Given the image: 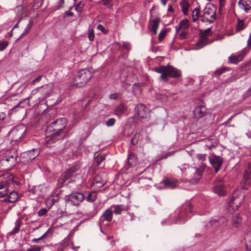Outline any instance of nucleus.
Listing matches in <instances>:
<instances>
[{
    "label": "nucleus",
    "instance_id": "39448f33",
    "mask_svg": "<svg viewBox=\"0 0 251 251\" xmlns=\"http://www.w3.org/2000/svg\"><path fill=\"white\" fill-rule=\"evenodd\" d=\"M52 91L53 85L52 84H45L32 90L31 97L38 99V102H40L49 97Z\"/></svg>",
    "mask_w": 251,
    "mask_h": 251
},
{
    "label": "nucleus",
    "instance_id": "680f3d73",
    "mask_svg": "<svg viewBox=\"0 0 251 251\" xmlns=\"http://www.w3.org/2000/svg\"><path fill=\"white\" fill-rule=\"evenodd\" d=\"M128 215L130 217L129 221L132 222L134 220V215L133 213H128Z\"/></svg>",
    "mask_w": 251,
    "mask_h": 251
},
{
    "label": "nucleus",
    "instance_id": "bb28decb",
    "mask_svg": "<svg viewBox=\"0 0 251 251\" xmlns=\"http://www.w3.org/2000/svg\"><path fill=\"white\" fill-rule=\"evenodd\" d=\"M112 207L114 208V212L116 215L121 214L123 211H126L128 210L127 207H123L121 205H113L112 206Z\"/></svg>",
    "mask_w": 251,
    "mask_h": 251
},
{
    "label": "nucleus",
    "instance_id": "c756f323",
    "mask_svg": "<svg viewBox=\"0 0 251 251\" xmlns=\"http://www.w3.org/2000/svg\"><path fill=\"white\" fill-rule=\"evenodd\" d=\"M137 161V157L133 153H130L129 154L127 159V163L129 166H131L135 165Z\"/></svg>",
    "mask_w": 251,
    "mask_h": 251
},
{
    "label": "nucleus",
    "instance_id": "6e6552de",
    "mask_svg": "<svg viewBox=\"0 0 251 251\" xmlns=\"http://www.w3.org/2000/svg\"><path fill=\"white\" fill-rule=\"evenodd\" d=\"M25 128L24 126H19L12 129L10 131L12 140L17 141L21 139L25 135Z\"/></svg>",
    "mask_w": 251,
    "mask_h": 251
},
{
    "label": "nucleus",
    "instance_id": "6ab92c4d",
    "mask_svg": "<svg viewBox=\"0 0 251 251\" xmlns=\"http://www.w3.org/2000/svg\"><path fill=\"white\" fill-rule=\"evenodd\" d=\"M238 5L241 9L246 12L251 10V0H240L238 1Z\"/></svg>",
    "mask_w": 251,
    "mask_h": 251
},
{
    "label": "nucleus",
    "instance_id": "37998d69",
    "mask_svg": "<svg viewBox=\"0 0 251 251\" xmlns=\"http://www.w3.org/2000/svg\"><path fill=\"white\" fill-rule=\"evenodd\" d=\"M105 159L104 156L103 155H97L96 158V161L98 165H100V163Z\"/></svg>",
    "mask_w": 251,
    "mask_h": 251
},
{
    "label": "nucleus",
    "instance_id": "393cba45",
    "mask_svg": "<svg viewBox=\"0 0 251 251\" xmlns=\"http://www.w3.org/2000/svg\"><path fill=\"white\" fill-rule=\"evenodd\" d=\"M126 110V107L124 104H120V105L116 107L114 114L116 116L120 117V116L125 112Z\"/></svg>",
    "mask_w": 251,
    "mask_h": 251
},
{
    "label": "nucleus",
    "instance_id": "79ce46f5",
    "mask_svg": "<svg viewBox=\"0 0 251 251\" xmlns=\"http://www.w3.org/2000/svg\"><path fill=\"white\" fill-rule=\"evenodd\" d=\"M139 139V132H138V133L136 132L135 135H134V136L131 140V143L133 145H136Z\"/></svg>",
    "mask_w": 251,
    "mask_h": 251
},
{
    "label": "nucleus",
    "instance_id": "8fccbe9b",
    "mask_svg": "<svg viewBox=\"0 0 251 251\" xmlns=\"http://www.w3.org/2000/svg\"><path fill=\"white\" fill-rule=\"evenodd\" d=\"M48 212V210L46 208H41L38 212V215L39 216L41 217L44 215H45Z\"/></svg>",
    "mask_w": 251,
    "mask_h": 251
},
{
    "label": "nucleus",
    "instance_id": "bf43d9fd",
    "mask_svg": "<svg viewBox=\"0 0 251 251\" xmlns=\"http://www.w3.org/2000/svg\"><path fill=\"white\" fill-rule=\"evenodd\" d=\"M42 75H39L38 77H37L36 78H35L32 82V84H35L36 82H39L42 78Z\"/></svg>",
    "mask_w": 251,
    "mask_h": 251
},
{
    "label": "nucleus",
    "instance_id": "09e8293b",
    "mask_svg": "<svg viewBox=\"0 0 251 251\" xmlns=\"http://www.w3.org/2000/svg\"><path fill=\"white\" fill-rule=\"evenodd\" d=\"M234 115H232V116H231L230 117H229V118H228V119L227 121H226V122H225L223 124V125H224V126H228V124H229V123L231 122V121H232V120L233 118L234 117ZM228 126L234 127V125H230V126Z\"/></svg>",
    "mask_w": 251,
    "mask_h": 251
},
{
    "label": "nucleus",
    "instance_id": "ea45409f",
    "mask_svg": "<svg viewBox=\"0 0 251 251\" xmlns=\"http://www.w3.org/2000/svg\"><path fill=\"white\" fill-rule=\"evenodd\" d=\"M116 120L114 118H111L108 119L106 122V125L109 127L112 126L114 125Z\"/></svg>",
    "mask_w": 251,
    "mask_h": 251
},
{
    "label": "nucleus",
    "instance_id": "a878e982",
    "mask_svg": "<svg viewBox=\"0 0 251 251\" xmlns=\"http://www.w3.org/2000/svg\"><path fill=\"white\" fill-rule=\"evenodd\" d=\"M80 168V166L78 164H75L71 168H70L69 169L67 170L65 173L68 176V177L69 178L71 177V176L76 172L78 171V170Z\"/></svg>",
    "mask_w": 251,
    "mask_h": 251
},
{
    "label": "nucleus",
    "instance_id": "4d7b16f0",
    "mask_svg": "<svg viewBox=\"0 0 251 251\" xmlns=\"http://www.w3.org/2000/svg\"><path fill=\"white\" fill-rule=\"evenodd\" d=\"M185 207L187 208V211L192 212V206L191 203H188L185 204Z\"/></svg>",
    "mask_w": 251,
    "mask_h": 251
},
{
    "label": "nucleus",
    "instance_id": "4be33fe9",
    "mask_svg": "<svg viewBox=\"0 0 251 251\" xmlns=\"http://www.w3.org/2000/svg\"><path fill=\"white\" fill-rule=\"evenodd\" d=\"M241 222L242 219L239 214L236 213L232 216L231 224L234 227H238L240 226Z\"/></svg>",
    "mask_w": 251,
    "mask_h": 251
},
{
    "label": "nucleus",
    "instance_id": "423d86ee",
    "mask_svg": "<svg viewBox=\"0 0 251 251\" xmlns=\"http://www.w3.org/2000/svg\"><path fill=\"white\" fill-rule=\"evenodd\" d=\"M15 181L12 174H5L3 180L0 183V198L7 196L11 188L14 187Z\"/></svg>",
    "mask_w": 251,
    "mask_h": 251
},
{
    "label": "nucleus",
    "instance_id": "58836bf2",
    "mask_svg": "<svg viewBox=\"0 0 251 251\" xmlns=\"http://www.w3.org/2000/svg\"><path fill=\"white\" fill-rule=\"evenodd\" d=\"M84 129L85 130V133H83L84 135V138L86 139L91 134V131L88 126H85Z\"/></svg>",
    "mask_w": 251,
    "mask_h": 251
},
{
    "label": "nucleus",
    "instance_id": "f8f14e48",
    "mask_svg": "<svg viewBox=\"0 0 251 251\" xmlns=\"http://www.w3.org/2000/svg\"><path fill=\"white\" fill-rule=\"evenodd\" d=\"M85 196L82 193H75L71 194L69 196V200L75 205H78L85 199Z\"/></svg>",
    "mask_w": 251,
    "mask_h": 251
},
{
    "label": "nucleus",
    "instance_id": "412c9836",
    "mask_svg": "<svg viewBox=\"0 0 251 251\" xmlns=\"http://www.w3.org/2000/svg\"><path fill=\"white\" fill-rule=\"evenodd\" d=\"M160 22V19L159 18L150 21V28L153 32L154 35L157 33Z\"/></svg>",
    "mask_w": 251,
    "mask_h": 251
},
{
    "label": "nucleus",
    "instance_id": "774afa93",
    "mask_svg": "<svg viewBox=\"0 0 251 251\" xmlns=\"http://www.w3.org/2000/svg\"><path fill=\"white\" fill-rule=\"evenodd\" d=\"M224 6V4L223 2L221 0H220V3H219V12H220L222 10Z\"/></svg>",
    "mask_w": 251,
    "mask_h": 251
},
{
    "label": "nucleus",
    "instance_id": "1a4fd4ad",
    "mask_svg": "<svg viewBox=\"0 0 251 251\" xmlns=\"http://www.w3.org/2000/svg\"><path fill=\"white\" fill-rule=\"evenodd\" d=\"M210 165L214 168L215 173H218L223 163V158L215 154H212L208 157Z\"/></svg>",
    "mask_w": 251,
    "mask_h": 251
},
{
    "label": "nucleus",
    "instance_id": "dca6fc26",
    "mask_svg": "<svg viewBox=\"0 0 251 251\" xmlns=\"http://www.w3.org/2000/svg\"><path fill=\"white\" fill-rule=\"evenodd\" d=\"M207 111V108L205 106L200 105L195 107L194 110V117L197 119L202 118Z\"/></svg>",
    "mask_w": 251,
    "mask_h": 251
},
{
    "label": "nucleus",
    "instance_id": "49530a36",
    "mask_svg": "<svg viewBox=\"0 0 251 251\" xmlns=\"http://www.w3.org/2000/svg\"><path fill=\"white\" fill-rule=\"evenodd\" d=\"M41 248L39 246H34L26 250L27 251H41Z\"/></svg>",
    "mask_w": 251,
    "mask_h": 251
},
{
    "label": "nucleus",
    "instance_id": "864d4df0",
    "mask_svg": "<svg viewBox=\"0 0 251 251\" xmlns=\"http://www.w3.org/2000/svg\"><path fill=\"white\" fill-rule=\"evenodd\" d=\"M83 5L81 3V2H79L78 4L75 6V10L78 12H81L83 8Z\"/></svg>",
    "mask_w": 251,
    "mask_h": 251
},
{
    "label": "nucleus",
    "instance_id": "338daca9",
    "mask_svg": "<svg viewBox=\"0 0 251 251\" xmlns=\"http://www.w3.org/2000/svg\"><path fill=\"white\" fill-rule=\"evenodd\" d=\"M64 3V0H60L58 8H61L63 7V4Z\"/></svg>",
    "mask_w": 251,
    "mask_h": 251
},
{
    "label": "nucleus",
    "instance_id": "473e14b6",
    "mask_svg": "<svg viewBox=\"0 0 251 251\" xmlns=\"http://www.w3.org/2000/svg\"><path fill=\"white\" fill-rule=\"evenodd\" d=\"M224 221H226V220L225 218L221 217V218H219L218 219H212L210 221V224H211V225H213L217 223H219V224H222V223H223L224 222Z\"/></svg>",
    "mask_w": 251,
    "mask_h": 251
},
{
    "label": "nucleus",
    "instance_id": "052dcab7",
    "mask_svg": "<svg viewBox=\"0 0 251 251\" xmlns=\"http://www.w3.org/2000/svg\"><path fill=\"white\" fill-rule=\"evenodd\" d=\"M210 31L211 28H208L207 29L205 30L203 33H201V35H203L206 37V36L210 33Z\"/></svg>",
    "mask_w": 251,
    "mask_h": 251
},
{
    "label": "nucleus",
    "instance_id": "a18cd8bd",
    "mask_svg": "<svg viewBox=\"0 0 251 251\" xmlns=\"http://www.w3.org/2000/svg\"><path fill=\"white\" fill-rule=\"evenodd\" d=\"M166 35V30H161L158 35V40L159 41H161L165 37Z\"/></svg>",
    "mask_w": 251,
    "mask_h": 251
},
{
    "label": "nucleus",
    "instance_id": "6e6d98bb",
    "mask_svg": "<svg viewBox=\"0 0 251 251\" xmlns=\"http://www.w3.org/2000/svg\"><path fill=\"white\" fill-rule=\"evenodd\" d=\"M119 95H120L119 93H114V94H111L110 95L109 98L110 99L116 100L118 99Z\"/></svg>",
    "mask_w": 251,
    "mask_h": 251
},
{
    "label": "nucleus",
    "instance_id": "9d476101",
    "mask_svg": "<svg viewBox=\"0 0 251 251\" xmlns=\"http://www.w3.org/2000/svg\"><path fill=\"white\" fill-rule=\"evenodd\" d=\"M216 10L217 8L214 5L212 4H207L203 10V14L204 16H207L210 19L214 22L216 19Z\"/></svg>",
    "mask_w": 251,
    "mask_h": 251
},
{
    "label": "nucleus",
    "instance_id": "f257e3e1",
    "mask_svg": "<svg viewBox=\"0 0 251 251\" xmlns=\"http://www.w3.org/2000/svg\"><path fill=\"white\" fill-rule=\"evenodd\" d=\"M66 125L67 120L65 118H59L47 127L45 135L46 143L48 146L64 138L66 133L64 130Z\"/></svg>",
    "mask_w": 251,
    "mask_h": 251
},
{
    "label": "nucleus",
    "instance_id": "72a5a7b5",
    "mask_svg": "<svg viewBox=\"0 0 251 251\" xmlns=\"http://www.w3.org/2000/svg\"><path fill=\"white\" fill-rule=\"evenodd\" d=\"M97 198L96 193L94 192L89 193L87 197V200L89 201H94Z\"/></svg>",
    "mask_w": 251,
    "mask_h": 251
},
{
    "label": "nucleus",
    "instance_id": "20e7f679",
    "mask_svg": "<svg viewBox=\"0 0 251 251\" xmlns=\"http://www.w3.org/2000/svg\"><path fill=\"white\" fill-rule=\"evenodd\" d=\"M18 153L15 150L7 151L5 155L0 159V166L4 168L3 170H9L13 168L16 163Z\"/></svg>",
    "mask_w": 251,
    "mask_h": 251
},
{
    "label": "nucleus",
    "instance_id": "0eeeda50",
    "mask_svg": "<svg viewBox=\"0 0 251 251\" xmlns=\"http://www.w3.org/2000/svg\"><path fill=\"white\" fill-rule=\"evenodd\" d=\"M243 201V197L237 194H233L227 201V208L233 212L237 211Z\"/></svg>",
    "mask_w": 251,
    "mask_h": 251
},
{
    "label": "nucleus",
    "instance_id": "b1692460",
    "mask_svg": "<svg viewBox=\"0 0 251 251\" xmlns=\"http://www.w3.org/2000/svg\"><path fill=\"white\" fill-rule=\"evenodd\" d=\"M208 43V42L207 37L203 35H201V39L196 43L197 46H198L197 49L203 48Z\"/></svg>",
    "mask_w": 251,
    "mask_h": 251
},
{
    "label": "nucleus",
    "instance_id": "7ed1b4c3",
    "mask_svg": "<svg viewBox=\"0 0 251 251\" xmlns=\"http://www.w3.org/2000/svg\"><path fill=\"white\" fill-rule=\"evenodd\" d=\"M93 75V73L89 69L85 68L81 70L74 76L73 86L75 87L84 86Z\"/></svg>",
    "mask_w": 251,
    "mask_h": 251
},
{
    "label": "nucleus",
    "instance_id": "9b49d317",
    "mask_svg": "<svg viewBox=\"0 0 251 251\" xmlns=\"http://www.w3.org/2000/svg\"><path fill=\"white\" fill-rule=\"evenodd\" d=\"M135 111L141 119L147 118L149 116V109L143 104H138L135 108Z\"/></svg>",
    "mask_w": 251,
    "mask_h": 251
},
{
    "label": "nucleus",
    "instance_id": "4c0bfd02",
    "mask_svg": "<svg viewBox=\"0 0 251 251\" xmlns=\"http://www.w3.org/2000/svg\"><path fill=\"white\" fill-rule=\"evenodd\" d=\"M57 201L54 198L52 197L49 198L46 201V204L49 208H51L55 202Z\"/></svg>",
    "mask_w": 251,
    "mask_h": 251
},
{
    "label": "nucleus",
    "instance_id": "c85d7f7f",
    "mask_svg": "<svg viewBox=\"0 0 251 251\" xmlns=\"http://www.w3.org/2000/svg\"><path fill=\"white\" fill-rule=\"evenodd\" d=\"M201 175L202 172L201 170L198 169H195L194 178L191 180V181L193 183H197L201 178Z\"/></svg>",
    "mask_w": 251,
    "mask_h": 251
},
{
    "label": "nucleus",
    "instance_id": "603ef678",
    "mask_svg": "<svg viewBox=\"0 0 251 251\" xmlns=\"http://www.w3.org/2000/svg\"><path fill=\"white\" fill-rule=\"evenodd\" d=\"M226 70V68H223L219 70H217L215 72V74L217 75L218 76H220L223 73H224Z\"/></svg>",
    "mask_w": 251,
    "mask_h": 251
},
{
    "label": "nucleus",
    "instance_id": "3c124183",
    "mask_svg": "<svg viewBox=\"0 0 251 251\" xmlns=\"http://www.w3.org/2000/svg\"><path fill=\"white\" fill-rule=\"evenodd\" d=\"M187 35V32L185 30H183L180 33L179 36L180 39L183 40L186 38Z\"/></svg>",
    "mask_w": 251,
    "mask_h": 251
},
{
    "label": "nucleus",
    "instance_id": "2f4dec72",
    "mask_svg": "<svg viewBox=\"0 0 251 251\" xmlns=\"http://www.w3.org/2000/svg\"><path fill=\"white\" fill-rule=\"evenodd\" d=\"M200 9L196 8L192 12V19L194 22H196L197 21L198 17H199Z\"/></svg>",
    "mask_w": 251,
    "mask_h": 251
},
{
    "label": "nucleus",
    "instance_id": "13d9d810",
    "mask_svg": "<svg viewBox=\"0 0 251 251\" xmlns=\"http://www.w3.org/2000/svg\"><path fill=\"white\" fill-rule=\"evenodd\" d=\"M20 230V226H17L15 227L14 229L10 232L11 234H14L17 233Z\"/></svg>",
    "mask_w": 251,
    "mask_h": 251
},
{
    "label": "nucleus",
    "instance_id": "ddd939ff",
    "mask_svg": "<svg viewBox=\"0 0 251 251\" xmlns=\"http://www.w3.org/2000/svg\"><path fill=\"white\" fill-rule=\"evenodd\" d=\"M248 52L247 48H244L237 55H231L229 57V61L231 63L237 64L239 62L242 61Z\"/></svg>",
    "mask_w": 251,
    "mask_h": 251
},
{
    "label": "nucleus",
    "instance_id": "f704fd0d",
    "mask_svg": "<svg viewBox=\"0 0 251 251\" xmlns=\"http://www.w3.org/2000/svg\"><path fill=\"white\" fill-rule=\"evenodd\" d=\"M245 28L244 23L243 20H239L238 23L236 25V30L237 31H239L243 30Z\"/></svg>",
    "mask_w": 251,
    "mask_h": 251
},
{
    "label": "nucleus",
    "instance_id": "e2e57ef3",
    "mask_svg": "<svg viewBox=\"0 0 251 251\" xmlns=\"http://www.w3.org/2000/svg\"><path fill=\"white\" fill-rule=\"evenodd\" d=\"M97 28H98V29L100 30V31H101L103 32H104L105 28L102 25H99L97 26Z\"/></svg>",
    "mask_w": 251,
    "mask_h": 251
},
{
    "label": "nucleus",
    "instance_id": "5701e85b",
    "mask_svg": "<svg viewBox=\"0 0 251 251\" xmlns=\"http://www.w3.org/2000/svg\"><path fill=\"white\" fill-rule=\"evenodd\" d=\"M182 11L184 15L188 14L190 5L187 0H182L180 2Z\"/></svg>",
    "mask_w": 251,
    "mask_h": 251
},
{
    "label": "nucleus",
    "instance_id": "7c9ffc66",
    "mask_svg": "<svg viewBox=\"0 0 251 251\" xmlns=\"http://www.w3.org/2000/svg\"><path fill=\"white\" fill-rule=\"evenodd\" d=\"M251 174V163H249L248 169H246L244 174V178L247 180L250 178Z\"/></svg>",
    "mask_w": 251,
    "mask_h": 251
},
{
    "label": "nucleus",
    "instance_id": "c9c22d12",
    "mask_svg": "<svg viewBox=\"0 0 251 251\" xmlns=\"http://www.w3.org/2000/svg\"><path fill=\"white\" fill-rule=\"evenodd\" d=\"M180 27L184 29L188 28L189 26V21L187 19H184L180 23Z\"/></svg>",
    "mask_w": 251,
    "mask_h": 251
},
{
    "label": "nucleus",
    "instance_id": "69168bd1",
    "mask_svg": "<svg viewBox=\"0 0 251 251\" xmlns=\"http://www.w3.org/2000/svg\"><path fill=\"white\" fill-rule=\"evenodd\" d=\"M42 239V237H39L38 238H34L32 240L31 242L32 243H39V241Z\"/></svg>",
    "mask_w": 251,
    "mask_h": 251
},
{
    "label": "nucleus",
    "instance_id": "f03ea898",
    "mask_svg": "<svg viewBox=\"0 0 251 251\" xmlns=\"http://www.w3.org/2000/svg\"><path fill=\"white\" fill-rule=\"evenodd\" d=\"M155 72L161 74L160 78L167 81V76L172 78H179L181 76V71L171 66H162L154 69Z\"/></svg>",
    "mask_w": 251,
    "mask_h": 251
},
{
    "label": "nucleus",
    "instance_id": "e433bc0d",
    "mask_svg": "<svg viewBox=\"0 0 251 251\" xmlns=\"http://www.w3.org/2000/svg\"><path fill=\"white\" fill-rule=\"evenodd\" d=\"M32 25H33V22L31 21H30L29 22V23L26 26L25 28L24 32L20 36V38H21L25 34H26V33H28L29 30H30Z\"/></svg>",
    "mask_w": 251,
    "mask_h": 251
},
{
    "label": "nucleus",
    "instance_id": "a211bd4d",
    "mask_svg": "<svg viewBox=\"0 0 251 251\" xmlns=\"http://www.w3.org/2000/svg\"><path fill=\"white\" fill-rule=\"evenodd\" d=\"M113 211L111 208H108L104 211L102 215H101L100 220L101 222L104 221L107 222H111L113 218Z\"/></svg>",
    "mask_w": 251,
    "mask_h": 251
},
{
    "label": "nucleus",
    "instance_id": "cd10ccee",
    "mask_svg": "<svg viewBox=\"0 0 251 251\" xmlns=\"http://www.w3.org/2000/svg\"><path fill=\"white\" fill-rule=\"evenodd\" d=\"M69 177L68 176L66 175L65 173L63 174L59 177H58V186L59 187H61L64 183L68 179Z\"/></svg>",
    "mask_w": 251,
    "mask_h": 251
},
{
    "label": "nucleus",
    "instance_id": "aec40b11",
    "mask_svg": "<svg viewBox=\"0 0 251 251\" xmlns=\"http://www.w3.org/2000/svg\"><path fill=\"white\" fill-rule=\"evenodd\" d=\"M177 180L175 179L166 178L161 182L166 188L174 189L176 187Z\"/></svg>",
    "mask_w": 251,
    "mask_h": 251
},
{
    "label": "nucleus",
    "instance_id": "de8ad7c7",
    "mask_svg": "<svg viewBox=\"0 0 251 251\" xmlns=\"http://www.w3.org/2000/svg\"><path fill=\"white\" fill-rule=\"evenodd\" d=\"M197 158L202 161L206 160V154H198L196 155Z\"/></svg>",
    "mask_w": 251,
    "mask_h": 251
},
{
    "label": "nucleus",
    "instance_id": "0e129e2a",
    "mask_svg": "<svg viewBox=\"0 0 251 251\" xmlns=\"http://www.w3.org/2000/svg\"><path fill=\"white\" fill-rule=\"evenodd\" d=\"M6 114L4 112L0 113V120H4L6 117Z\"/></svg>",
    "mask_w": 251,
    "mask_h": 251
},
{
    "label": "nucleus",
    "instance_id": "c03bdc74",
    "mask_svg": "<svg viewBox=\"0 0 251 251\" xmlns=\"http://www.w3.org/2000/svg\"><path fill=\"white\" fill-rule=\"evenodd\" d=\"M8 45L7 41H4L0 43V51L3 50Z\"/></svg>",
    "mask_w": 251,
    "mask_h": 251
},
{
    "label": "nucleus",
    "instance_id": "f3484780",
    "mask_svg": "<svg viewBox=\"0 0 251 251\" xmlns=\"http://www.w3.org/2000/svg\"><path fill=\"white\" fill-rule=\"evenodd\" d=\"M38 155L37 150L33 149L25 152L23 155L24 158H26L27 162L31 161L35 158Z\"/></svg>",
    "mask_w": 251,
    "mask_h": 251
},
{
    "label": "nucleus",
    "instance_id": "4468645a",
    "mask_svg": "<svg viewBox=\"0 0 251 251\" xmlns=\"http://www.w3.org/2000/svg\"><path fill=\"white\" fill-rule=\"evenodd\" d=\"M13 188H11V190L9 192V194L7 197L2 200L3 202H7L8 203H14L19 199V195L18 193L13 190Z\"/></svg>",
    "mask_w": 251,
    "mask_h": 251
},
{
    "label": "nucleus",
    "instance_id": "a19ab883",
    "mask_svg": "<svg viewBox=\"0 0 251 251\" xmlns=\"http://www.w3.org/2000/svg\"><path fill=\"white\" fill-rule=\"evenodd\" d=\"M201 21L203 23L208 22L210 24H212L214 22L213 21L208 18L207 16L204 17V14H202V15L201 16Z\"/></svg>",
    "mask_w": 251,
    "mask_h": 251
},
{
    "label": "nucleus",
    "instance_id": "2eb2a0df",
    "mask_svg": "<svg viewBox=\"0 0 251 251\" xmlns=\"http://www.w3.org/2000/svg\"><path fill=\"white\" fill-rule=\"evenodd\" d=\"M214 191L219 196H222L225 195L226 191L224 187V182L220 179L217 181L215 186L213 188Z\"/></svg>",
    "mask_w": 251,
    "mask_h": 251
},
{
    "label": "nucleus",
    "instance_id": "5fc2aeb1",
    "mask_svg": "<svg viewBox=\"0 0 251 251\" xmlns=\"http://www.w3.org/2000/svg\"><path fill=\"white\" fill-rule=\"evenodd\" d=\"M88 38L90 41H93L95 38V34L93 30L89 33Z\"/></svg>",
    "mask_w": 251,
    "mask_h": 251
}]
</instances>
